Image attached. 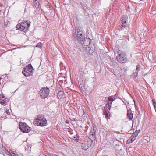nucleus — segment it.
Returning <instances> with one entry per match:
<instances>
[{
    "mask_svg": "<svg viewBox=\"0 0 156 156\" xmlns=\"http://www.w3.org/2000/svg\"><path fill=\"white\" fill-rule=\"evenodd\" d=\"M87 52L89 55H92L94 52V49L92 47L89 46L86 48Z\"/></svg>",
    "mask_w": 156,
    "mask_h": 156,
    "instance_id": "11",
    "label": "nucleus"
},
{
    "mask_svg": "<svg viewBox=\"0 0 156 156\" xmlns=\"http://www.w3.org/2000/svg\"><path fill=\"white\" fill-rule=\"evenodd\" d=\"M24 25L23 23H21L16 26V28L20 31H23L25 32L27 30H26V27L23 26Z\"/></svg>",
    "mask_w": 156,
    "mask_h": 156,
    "instance_id": "10",
    "label": "nucleus"
},
{
    "mask_svg": "<svg viewBox=\"0 0 156 156\" xmlns=\"http://www.w3.org/2000/svg\"><path fill=\"white\" fill-rule=\"evenodd\" d=\"M80 111L82 112L83 113V115H84L85 113L84 110L83 109H81L80 110Z\"/></svg>",
    "mask_w": 156,
    "mask_h": 156,
    "instance_id": "27",
    "label": "nucleus"
},
{
    "mask_svg": "<svg viewBox=\"0 0 156 156\" xmlns=\"http://www.w3.org/2000/svg\"><path fill=\"white\" fill-rule=\"evenodd\" d=\"M32 66L31 64H29L23 68V69L22 73L26 77H29L33 75V70Z\"/></svg>",
    "mask_w": 156,
    "mask_h": 156,
    "instance_id": "3",
    "label": "nucleus"
},
{
    "mask_svg": "<svg viewBox=\"0 0 156 156\" xmlns=\"http://www.w3.org/2000/svg\"><path fill=\"white\" fill-rule=\"evenodd\" d=\"M90 135H92L93 136H94L95 134V133L94 129H91V131L90 132Z\"/></svg>",
    "mask_w": 156,
    "mask_h": 156,
    "instance_id": "21",
    "label": "nucleus"
},
{
    "mask_svg": "<svg viewBox=\"0 0 156 156\" xmlns=\"http://www.w3.org/2000/svg\"><path fill=\"white\" fill-rule=\"evenodd\" d=\"M2 6V5H0V7Z\"/></svg>",
    "mask_w": 156,
    "mask_h": 156,
    "instance_id": "33",
    "label": "nucleus"
},
{
    "mask_svg": "<svg viewBox=\"0 0 156 156\" xmlns=\"http://www.w3.org/2000/svg\"><path fill=\"white\" fill-rule=\"evenodd\" d=\"M81 5L83 9H84V5L83 4L81 3Z\"/></svg>",
    "mask_w": 156,
    "mask_h": 156,
    "instance_id": "28",
    "label": "nucleus"
},
{
    "mask_svg": "<svg viewBox=\"0 0 156 156\" xmlns=\"http://www.w3.org/2000/svg\"><path fill=\"white\" fill-rule=\"evenodd\" d=\"M140 70V65H137L136 67V71L138 72Z\"/></svg>",
    "mask_w": 156,
    "mask_h": 156,
    "instance_id": "22",
    "label": "nucleus"
},
{
    "mask_svg": "<svg viewBox=\"0 0 156 156\" xmlns=\"http://www.w3.org/2000/svg\"><path fill=\"white\" fill-rule=\"evenodd\" d=\"M112 102L108 100L107 103L106 105V107H104L103 109V114L105 115V118L107 119H110V114L109 110L111 107Z\"/></svg>",
    "mask_w": 156,
    "mask_h": 156,
    "instance_id": "4",
    "label": "nucleus"
},
{
    "mask_svg": "<svg viewBox=\"0 0 156 156\" xmlns=\"http://www.w3.org/2000/svg\"><path fill=\"white\" fill-rule=\"evenodd\" d=\"M34 123L35 125L44 126L47 124V120L44 115H39L37 118L35 120Z\"/></svg>",
    "mask_w": 156,
    "mask_h": 156,
    "instance_id": "2",
    "label": "nucleus"
},
{
    "mask_svg": "<svg viewBox=\"0 0 156 156\" xmlns=\"http://www.w3.org/2000/svg\"><path fill=\"white\" fill-rule=\"evenodd\" d=\"M47 7L50 8V5H47Z\"/></svg>",
    "mask_w": 156,
    "mask_h": 156,
    "instance_id": "32",
    "label": "nucleus"
},
{
    "mask_svg": "<svg viewBox=\"0 0 156 156\" xmlns=\"http://www.w3.org/2000/svg\"><path fill=\"white\" fill-rule=\"evenodd\" d=\"M21 23L24 24V25L23 26L25 27L26 30H27L30 25V22L28 21H26L23 22H22Z\"/></svg>",
    "mask_w": 156,
    "mask_h": 156,
    "instance_id": "13",
    "label": "nucleus"
},
{
    "mask_svg": "<svg viewBox=\"0 0 156 156\" xmlns=\"http://www.w3.org/2000/svg\"><path fill=\"white\" fill-rule=\"evenodd\" d=\"M40 0H33V3L35 7L38 8L40 5Z\"/></svg>",
    "mask_w": 156,
    "mask_h": 156,
    "instance_id": "15",
    "label": "nucleus"
},
{
    "mask_svg": "<svg viewBox=\"0 0 156 156\" xmlns=\"http://www.w3.org/2000/svg\"><path fill=\"white\" fill-rule=\"evenodd\" d=\"M127 116L129 120H131L132 119L133 114L132 111L130 110L129 111H127Z\"/></svg>",
    "mask_w": 156,
    "mask_h": 156,
    "instance_id": "14",
    "label": "nucleus"
},
{
    "mask_svg": "<svg viewBox=\"0 0 156 156\" xmlns=\"http://www.w3.org/2000/svg\"><path fill=\"white\" fill-rule=\"evenodd\" d=\"M62 92L61 91L60 92H59L58 93V94H61H61H62Z\"/></svg>",
    "mask_w": 156,
    "mask_h": 156,
    "instance_id": "31",
    "label": "nucleus"
},
{
    "mask_svg": "<svg viewBox=\"0 0 156 156\" xmlns=\"http://www.w3.org/2000/svg\"><path fill=\"white\" fill-rule=\"evenodd\" d=\"M115 96H111L108 98V100L112 102L115 100V98H114Z\"/></svg>",
    "mask_w": 156,
    "mask_h": 156,
    "instance_id": "19",
    "label": "nucleus"
},
{
    "mask_svg": "<svg viewBox=\"0 0 156 156\" xmlns=\"http://www.w3.org/2000/svg\"><path fill=\"white\" fill-rule=\"evenodd\" d=\"M88 143L89 144H88L87 146L85 144H82V147L83 149L84 150H87L88 147L91 146V145L92 144V141L90 140L89 141H88Z\"/></svg>",
    "mask_w": 156,
    "mask_h": 156,
    "instance_id": "12",
    "label": "nucleus"
},
{
    "mask_svg": "<svg viewBox=\"0 0 156 156\" xmlns=\"http://www.w3.org/2000/svg\"><path fill=\"white\" fill-rule=\"evenodd\" d=\"M152 101L153 102V105L154 106L155 111L156 112V103L154 101V100H152Z\"/></svg>",
    "mask_w": 156,
    "mask_h": 156,
    "instance_id": "24",
    "label": "nucleus"
},
{
    "mask_svg": "<svg viewBox=\"0 0 156 156\" xmlns=\"http://www.w3.org/2000/svg\"><path fill=\"white\" fill-rule=\"evenodd\" d=\"M19 124V128L23 133H28L31 130V128L25 123L20 122Z\"/></svg>",
    "mask_w": 156,
    "mask_h": 156,
    "instance_id": "8",
    "label": "nucleus"
},
{
    "mask_svg": "<svg viewBox=\"0 0 156 156\" xmlns=\"http://www.w3.org/2000/svg\"><path fill=\"white\" fill-rule=\"evenodd\" d=\"M7 151L11 156H19L18 154L15 152L11 150H7Z\"/></svg>",
    "mask_w": 156,
    "mask_h": 156,
    "instance_id": "16",
    "label": "nucleus"
},
{
    "mask_svg": "<svg viewBox=\"0 0 156 156\" xmlns=\"http://www.w3.org/2000/svg\"><path fill=\"white\" fill-rule=\"evenodd\" d=\"M136 137L133 135H132L130 137V140H129V143H132L135 140Z\"/></svg>",
    "mask_w": 156,
    "mask_h": 156,
    "instance_id": "20",
    "label": "nucleus"
},
{
    "mask_svg": "<svg viewBox=\"0 0 156 156\" xmlns=\"http://www.w3.org/2000/svg\"><path fill=\"white\" fill-rule=\"evenodd\" d=\"M138 133L137 130H136L135 131V132L133 134V135L134 136L136 137L138 135Z\"/></svg>",
    "mask_w": 156,
    "mask_h": 156,
    "instance_id": "25",
    "label": "nucleus"
},
{
    "mask_svg": "<svg viewBox=\"0 0 156 156\" xmlns=\"http://www.w3.org/2000/svg\"><path fill=\"white\" fill-rule=\"evenodd\" d=\"M42 44L41 42L38 43L36 46V47L39 48H42Z\"/></svg>",
    "mask_w": 156,
    "mask_h": 156,
    "instance_id": "23",
    "label": "nucleus"
},
{
    "mask_svg": "<svg viewBox=\"0 0 156 156\" xmlns=\"http://www.w3.org/2000/svg\"><path fill=\"white\" fill-rule=\"evenodd\" d=\"M128 19L127 16L125 15L122 16L121 18V25L118 27V29L122 30L125 27H127L128 25L127 21Z\"/></svg>",
    "mask_w": 156,
    "mask_h": 156,
    "instance_id": "7",
    "label": "nucleus"
},
{
    "mask_svg": "<svg viewBox=\"0 0 156 156\" xmlns=\"http://www.w3.org/2000/svg\"><path fill=\"white\" fill-rule=\"evenodd\" d=\"M66 123H69V122L67 120H66Z\"/></svg>",
    "mask_w": 156,
    "mask_h": 156,
    "instance_id": "30",
    "label": "nucleus"
},
{
    "mask_svg": "<svg viewBox=\"0 0 156 156\" xmlns=\"http://www.w3.org/2000/svg\"><path fill=\"white\" fill-rule=\"evenodd\" d=\"M50 156H58L57 155H55V154H52Z\"/></svg>",
    "mask_w": 156,
    "mask_h": 156,
    "instance_id": "29",
    "label": "nucleus"
},
{
    "mask_svg": "<svg viewBox=\"0 0 156 156\" xmlns=\"http://www.w3.org/2000/svg\"><path fill=\"white\" fill-rule=\"evenodd\" d=\"M73 139L76 141V142H78L79 140V137L77 136H73Z\"/></svg>",
    "mask_w": 156,
    "mask_h": 156,
    "instance_id": "18",
    "label": "nucleus"
},
{
    "mask_svg": "<svg viewBox=\"0 0 156 156\" xmlns=\"http://www.w3.org/2000/svg\"><path fill=\"white\" fill-rule=\"evenodd\" d=\"M118 55L116 56L117 61L120 63H125L127 61V59L125 57V54L124 52L120 50L118 52Z\"/></svg>",
    "mask_w": 156,
    "mask_h": 156,
    "instance_id": "6",
    "label": "nucleus"
},
{
    "mask_svg": "<svg viewBox=\"0 0 156 156\" xmlns=\"http://www.w3.org/2000/svg\"><path fill=\"white\" fill-rule=\"evenodd\" d=\"M49 89L48 87L43 88L39 92V95L42 99H44L48 97L49 94Z\"/></svg>",
    "mask_w": 156,
    "mask_h": 156,
    "instance_id": "5",
    "label": "nucleus"
},
{
    "mask_svg": "<svg viewBox=\"0 0 156 156\" xmlns=\"http://www.w3.org/2000/svg\"><path fill=\"white\" fill-rule=\"evenodd\" d=\"M10 114V113L9 111V110H6V111L4 112V115H5L4 116L6 118H7L8 117L7 116H9Z\"/></svg>",
    "mask_w": 156,
    "mask_h": 156,
    "instance_id": "17",
    "label": "nucleus"
},
{
    "mask_svg": "<svg viewBox=\"0 0 156 156\" xmlns=\"http://www.w3.org/2000/svg\"><path fill=\"white\" fill-rule=\"evenodd\" d=\"M76 33L78 40L80 42L83 47L86 48L89 46L91 44V40L89 38H85L81 28L77 29L76 31Z\"/></svg>",
    "mask_w": 156,
    "mask_h": 156,
    "instance_id": "1",
    "label": "nucleus"
},
{
    "mask_svg": "<svg viewBox=\"0 0 156 156\" xmlns=\"http://www.w3.org/2000/svg\"><path fill=\"white\" fill-rule=\"evenodd\" d=\"M8 101V99L5 98L4 94L1 93L0 94V103L4 106H5Z\"/></svg>",
    "mask_w": 156,
    "mask_h": 156,
    "instance_id": "9",
    "label": "nucleus"
},
{
    "mask_svg": "<svg viewBox=\"0 0 156 156\" xmlns=\"http://www.w3.org/2000/svg\"><path fill=\"white\" fill-rule=\"evenodd\" d=\"M138 73L136 71L135 73H134L133 74V76L134 77H136L138 75Z\"/></svg>",
    "mask_w": 156,
    "mask_h": 156,
    "instance_id": "26",
    "label": "nucleus"
}]
</instances>
